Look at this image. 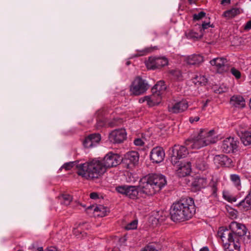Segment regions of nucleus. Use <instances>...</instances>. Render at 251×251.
I'll use <instances>...</instances> for the list:
<instances>
[{
  "label": "nucleus",
  "instance_id": "nucleus-1",
  "mask_svg": "<svg viewBox=\"0 0 251 251\" xmlns=\"http://www.w3.org/2000/svg\"><path fill=\"white\" fill-rule=\"evenodd\" d=\"M216 133L214 129H201L198 134L187 139L184 145H175L173 149L171 157L172 164L179 163L178 159L185 157L188 153V150L199 149L216 142Z\"/></svg>",
  "mask_w": 251,
  "mask_h": 251
},
{
  "label": "nucleus",
  "instance_id": "nucleus-2",
  "mask_svg": "<svg viewBox=\"0 0 251 251\" xmlns=\"http://www.w3.org/2000/svg\"><path fill=\"white\" fill-rule=\"evenodd\" d=\"M167 184L164 176L151 174L141 179L138 186L140 195L143 197L152 196L159 192Z\"/></svg>",
  "mask_w": 251,
  "mask_h": 251
},
{
  "label": "nucleus",
  "instance_id": "nucleus-3",
  "mask_svg": "<svg viewBox=\"0 0 251 251\" xmlns=\"http://www.w3.org/2000/svg\"><path fill=\"white\" fill-rule=\"evenodd\" d=\"M195 212L193 199L191 198H184L172 205L170 209L171 218L174 222L188 220Z\"/></svg>",
  "mask_w": 251,
  "mask_h": 251
},
{
  "label": "nucleus",
  "instance_id": "nucleus-4",
  "mask_svg": "<svg viewBox=\"0 0 251 251\" xmlns=\"http://www.w3.org/2000/svg\"><path fill=\"white\" fill-rule=\"evenodd\" d=\"M76 167L77 174L87 179L98 178L106 171L102 162L96 158L83 164H78Z\"/></svg>",
  "mask_w": 251,
  "mask_h": 251
},
{
  "label": "nucleus",
  "instance_id": "nucleus-5",
  "mask_svg": "<svg viewBox=\"0 0 251 251\" xmlns=\"http://www.w3.org/2000/svg\"><path fill=\"white\" fill-rule=\"evenodd\" d=\"M150 88L148 82L141 76L135 77L130 86L131 95L139 96L144 94Z\"/></svg>",
  "mask_w": 251,
  "mask_h": 251
},
{
  "label": "nucleus",
  "instance_id": "nucleus-6",
  "mask_svg": "<svg viewBox=\"0 0 251 251\" xmlns=\"http://www.w3.org/2000/svg\"><path fill=\"white\" fill-rule=\"evenodd\" d=\"M115 190L119 193L133 200L136 199L138 194H140V189L132 185L118 186L116 187Z\"/></svg>",
  "mask_w": 251,
  "mask_h": 251
},
{
  "label": "nucleus",
  "instance_id": "nucleus-7",
  "mask_svg": "<svg viewBox=\"0 0 251 251\" xmlns=\"http://www.w3.org/2000/svg\"><path fill=\"white\" fill-rule=\"evenodd\" d=\"M148 69L155 70L160 69L168 64V60L165 57H150L145 63Z\"/></svg>",
  "mask_w": 251,
  "mask_h": 251
},
{
  "label": "nucleus",
  "instance_id": "nucleus-8",
  "mask_svg": "<svg viewBox=\"0 0 251 251\" xmlns=\"http://www.w3.org/2000/svg\"><path fill=\"white\" fill-rule=\"evenodd\" d=\"M230 228L232 229L236 242L240 243L242 237L246 234V226L243 224L233 222L230 225Z\"/></svg>",
  "mask_w": 251,
  "mask_h": 251
},
{
  "label": "nucleus",
  "instance_id": "nucleus-9",
  "mask_svg": "<svg viewBox=\"0 0 251 251\" xmlns=\"http://www.w3.org/2000/svg\"><path fill=\"white\" fill-rule=\"evenodd\" d=\"M217 235L221 239L224 244L236 242L231 229H228L225 227H221L219 228Z\"/></svg>",
  "mask_w": 251,
  "mask_h": 251
},
{
  "label": "nucleus",
  "instance_id": "nucleus-10",
  "mask_svg": "<svg viewBox=\"0 0 251 251\" xmlns=\"http://www.w3.org/2000/svg\"><path fill=\"white\" fill-rule=\"evenodd\" d=\"M211 65L218 73L222 74L226 72L228 69L226 59L223 57L215 58L210 61Z\"/></svg>",
  "mask_w": 251,
  "mask_h": 251
},
{
  "label": "nucleus",
  "instance_id": "nucleus-11",
  "mask_svg": "<svg viewBox=\"0 0 251 251\" xmlns=\"http://www.w3.org/2000/svg\"><path fill=\"white\" fill-rule=\"evenodd\" d=\"M102 162V165L104 167L105 170L107 168L116 166L120 163V156L117 154L109 153L107 154L103 159L100 160Z\"/></svg>",
  "mask_w": 251,
  "mask_h": 251
},
{
  "label": "nucleus",
  "instance_id": "nucleus-12",
  "mask_svg": "<svg viewBox=\"0 0 251 251\" xmlns=\"http://www.w3.org/2000/svg\"><path fill=\"white\" fill-rule=\"evenodd\" d=\"M238 142L234 137H228L223 141L221 149L225 153L234 152L237 148Z\"/></svg>",
  "mask_w": 251,
  "mask_h": 251
},
{
  "label": "nucleus",
  "instance_id": "nucleus-13",
  "mask_svg": "<svg viewBox=\"0 0 251 251\" xmlns=\"http://www.w3.org/2000/svg\"><path fill=\"white\" fill-rule=\"evenodd\" d=\"M125 129L121 128L112 131L109 135V140L113 143H121L126 139Z\"/></svg>",
  "mask_w": 251,
  "mask_h": 251
},
{
  "label": "nucleus",
  "instance_id": "nucleus-14",
  "mask_svg": "<svg viewBox=\"0 0 251 251\" xmlns=\"http://www.w3.org/2000/svg\"><path fill=\"white\" fill-rule=\"evenodd\" d=\"M176 167V174L179 177H184L189 175L191 171V161L177 163L174 165Z\"/></svg>",
  "mask_w": 251,
  "mask_h": 251
},
{
  "label": "nucleus",
  "instance_id": "nucleus-15",
  "mask_svg": "<svg viewBox=\"0 0 251 251\" xmlns=\"http://www.w3.org/2000/svg\"><path fill=\"white\" fill-rule=\"evenodd\" d=\"M164 157L165 152L161 147L154 148L151 151L150 158L153 163H159L162 162Z\"/></svg>",
  "mask_w": 251,
  "mask_h": 251
},
{
  "label": "nucleus",
  "instance_id": "nucleus-16",
  "mask_svg": "<svg viewBox=\"0 0 251 251\" xmlns=\"http://www.w3.org/2000/svg\"><path fill=\"white\" fill-rule=\"evenodd\" d=\"M157 94L156 92H152V94L151 96H145L143 98L140 99L139 101L141 102L146 101L149 106H153L158 104L162 99V96Z\"/></svg>",
  "mask_w": 251,
  "mask_h": 251
},
{
  "label": "nucleus",
  "instance_id": "nucleus-17",
  "mask_svg": "<svg viewBox=\"0 0 251 251\" xmlns=\"http://www.w3.org/2000/svg\"><path fill=\"white\" fill-rule=\"evenodd\" d=\"M188 104L186 100H182L181 101L176 102L171 105L168 106V110L169 112L173 113H181L187 109Z\"/></svg>",
  "mask_w": 251,
  "mask_h": 251
},
{
  "label": "nucleus",
  "instance_id": "nucleus-18",
  "mask_svg": "<svg viewBox=\"0 0 251 251\" xmlns=\"http://www.w3.org/2000/svg\"><path fill=\"white\" fill-rule=\"evenodd\" d=\"M139 154L137 152L132 151L127 152L124 157V160L128 165H136L139 161Z\"/></svg>",
  "mask_w": 251,
  "mask_h": 251
},
{
  "label": "nucleus",
  "instance_id": "nucleus-19",
  "mask_svg": "<svg viewBox=\"0 0 251 251\" xmlns=\"http://www.w3.org/2000/svg\"><path fill=\"white\" fill-rule=\"evenodd\" d=\"M191 163L195 166L200 170H204L207 168V164L204 160V158L198 154L191 159Z\"/></svg>",
  "mask_w": 251,
  "mask_h": 251
},
{
  "label": "nucleus",
  "instance_id": "nucleus-20",
  "mask_svg": "<svg viewBox=\"0 0 251 251\" xmlns=\"http://www.w3.org/2000/svg\"><path fill=\"white\" fill-rule=\"evenodd\" d=\"M239 208L244 211L251 209V189L246 197L237 205Z\"/></svg>",
  "mask_w": 251,
  "mask_h": 251
},
{
  "label": "nucleus",
  "instance_id": "nucleus-21",
  "mask_svg": "<svg viewBox=\"0 0 251 251\" xmlns=\"http://www.w3.org/2000/svg\"><path fill=\"white\" fill-rule=\"evenodd\" d=\"M203 61V56L200 54H193L186 58V63L192 65H199Z\"/></svg>",
  "mask_w": 251,
  "mask_h": 251
},
{
  "label": "nucleus",
  "instance_id": "nucleus-22",
  "mask_svg": "<svg viewBox=\"0 0 251 251\" xmlns=\"http://www.w3.org/2000/svg\"><path fill=\"white\" fill-rule=\"evenodd\" d=\"M230 104L239 108H243L245 105V101L244 98L240 96H233L230 100Z\"/></svg>",
  "mask_w": 251,
  "mask_h": 251
},
{
  "label": "nucleus",
  "instance_id": "nucleus-23",
  "mask_svg": "<svg viewBox=\"0 0 251 251\" xmlns=\"http://www.w3.org/2000/svg\"><path fill=\"white\" fill-rule=\"evenodd\" d=\"M185 35L188 39L197 40L202 37L203 32L201 29H200L199 32L196 31L194 29H191L186 31Z\"/></svg>",
  "mask_w": 251,
  "mask_h": 251
},
{
  "label": "nucleus",
  "instance_id": "nucleus-24",
  "mask_svg": "<svg viewBox=\"0 0 251 251\" xmlns=\"http://www.w3.org/2000/svg\"><path fill=\"white\" fill-rule=\"evenodd\" d=\"M166 86L164 81L160 80L154 86L152 89V92H156L158 95L162 96L166 89Z\"/></svg>",
  "mask_w": 251,
  "mask_h": 251
},
{
  "label": "nucleus",
  "instance_id": "nucleus-25",
  "mask_svg": "<svg viewBox=\"0 0 251 251\" xmlns=\"http://www.w3.org/2000/svg\"><path fill=\"white\" fill-rule=\"evenodd\" d=\"M240 13L239 8L235 7L225 11L222 14V16L226 19H232Z\"/></svg>",
  "mask_w": 251,
  "mask_h": 251
},
{
  "label": "nucleus",
  "instance_id": "nucleus-26",
  "mask_svg": "<svg viewBox=\"0 0 251 251\" xmlns=\"http://www.w3.org/2000/svg\"><path fill=\"white\" fill-rule=\"evenodd\" d=\"M92 208L93 209L94 212L97 216L101 217L106 215L107 213L109 212L108 209L102 205L93 206Z\"/></svg>",
  "mask_w": 251,
  "mask_h": 251
},
{
  "label": "nucleus",
  "instance_id": "nucleus-27",
  "mask_svg": "<svg viewBox=\"0 0 251 251\" xmlns=\"http://www.w3.org/2000/svg\"><path fill=\"white\" fill-rule=\"evenodd\" d=\"M214 160L219 162L221 165L229 166L231 164L232 161L231 159L225 155H218L215 157Z\"/></svg>",
  "mask_w": 251,
  "mask_h": 251
},
{
  "label": "nucleus",
  "instance_id": "nucleus-28",
  "mask_svg": "<svg viewBox=\"0 0 251 251\" xmlns=\"http://www.w3.org/2000/svg\"><path fill=\"white\" fill-rule=\"evenodd\" d=\"M194 187L198 189L204 188L207 185V181L204 177H197L193 183Z\"/></svg>",
  "mask_w": 251,
  "mask_h": 251
},
{
  "label": "nucleus",
  "instance_id": "nucleus-29",
  "mask_svg": "<svg viewBox=\"0 0 251 251\" xmlns=\"http://www.w3.org/2000/svg\"><path fill=\"white\" fill-rule=\"evenodd\" d=\"M225 251H239L240 244L239 242L225 243L224 245Z\"/></svg>",
  "mask_w": 251,
  "mask_h": 251
},
{
  "label": "nucleus",
  "instance_id": "nucleus-30",
  "mask_svg": "<svg viewBox=\"0 0 251 251\" xmlns=\"http://www.w3.org/2000/svg\"><path fill=\"white\" fill-rule=\"evenodd\" d=\"M241 140L245 146L251 145V130L243 133Z\"/></svg>",
  "mask_w": 251,
  "mask_h": 251
},
{
  "label": "nucleus",
  "instance_id": "nucleus-31",
  "mask_svg": "<svg viewBox=\"0 0 251 251\" xmlns=\"http://www.w3.org/2000/svg\"><path fill=\"white\" fill-rule=\"evenodd\" d=\"M193 82L195 84L205 85L207 82V79L205 76L202 75H196L192 79Z\"/></svg>",
  "mask_w": 251,
  "mask_h": 251
},
{
  "label": "nucleus",
  "instance_id": "nucleus-32",
  "mask_svg": "<svg viewBox=\"0 0 251 251\" xmlns=\"http://www.w3.org/2000/svg\"><path fill=\"white\" fill-rule=\"evenodd\" d=\"M59 201L61 204L68 205L72 201V197L68 194H62L58 197Z\"/></svg>",
  "mask_w": 251,
  "mask_h": 251
},
{
  "label": "nucleus",
  "instance_id": "nucleus-33",
  "mask_svg": "<svg viewBox=\"0 0 251 251\" xmlns=\"http://www.w3.org/2000/svg\"><path fill=\"white\" fill-rule=\"evenodd\" d=\"M230 179L234 186L239 190L241 187V180L240 176L238 175L232 174L230 176Z\"/></svg>",
  "mask_w": 251,
  "mask_h": 251
},
{
  "label": "nucleus",
  "instance_id": "nucleus-34",
  "mask_svg": "<svg viewBox=\"0 0 251 251\" xmlns=\"http://www.w3.org/2000/svg\"><path fill=\"white\" fill-rule=\"evenodd\" d=\"M152 50V49L151 48H147L142 50H140L137 51V53L136 54H132L131 56V58L138 57L141 56H144L146 55L147 53L151 52Z\"/></svg>",
  "mask_w": 251,
  "mask_h": 251
},
{
  "label": "nucleus",
  "instance_id": "nucleus-35",
  "mask_svg": "<svg viewBox=\"0 0 251 251\" xmlns=\"http://www.w3.org/2000/svg\"><path fill=\"white\" fill-rule=\"evenodd\" d=\"M88 137H90V139L92 140L93 143L94 144L95 146H96L100 142L101 139L100 135L98 133L90 134L88 136Z\"/></svg>",
  "mask_w": 251,
  "mask_h": 251
},
{
  "label": "nucleus",
  "instance_id": "nucleus-36",
  "mask_svg": "<svg viewBox=\"0 0 251 251\" xmlns=\"http://www.w3.org/2000/svg\"><path fill=\"white\" fill-rule=\"evenodd\" d=\"M223 197L226 200L230 202H235L237 201L236 197L228 193H224Z\"/></svg>",
  "mask_w": 251,
  "mask_h": 251
},
{
  "label": "nucleus",
  "instance_id": "nucleus-37",
  "mask_svg": "<svg viewBox=\"0 0 251 251\" xmlns=\"http://www.w3.org/2000/svg\"><path fill=\"white\" fill-rule=\"evenodd\" d=\"M138 221L137 220H133L130 223L127 224L125 228L127 230L135 229L137 227Z\"/></svg>",
  "mask_w": 251,
  "mask_h": 251
},
{
  "label": "nucleus",
  "instance_id": "nucleus-38",
  "mask_svg": "<svg viewBox=\"0 0 251 251\" xmlns=\"http://www.w3.org/2000/svg\"><path fill=\"white\" fill-rule=\"evenodd\" d=\"M83 145L85 148H89L95 147L94 144L92 142L90 137H87L83 141Z\"/></svg>",
  "mask_w": 251,
  "mask_h": 251
},
{
  "label": "nucleus",
  "instance_id": "nucleus-39",
  "mask_svg": "<svg viewBox=\"0 0 251 251\" xmlns=\"http://www.w3.org/2000/svg\"><path fill=\"white\" fill-rule=\"evenodd\" d=\"M170 73L173 75L176 79H180L182 77V74L178 70H173L170 71Z\"/></svg>",
  "mask_w": 251,
  "mask_h": 251
},
{
  "label": "nucleus",
  "instance_id": "nucleus-40",
  "mask_svg": "<svg viewBox=\"0 0 251 251\" xmlns=\"http://www.w3.org/2000/svg\"><path fill=\"white\" fill-rule=\"evenodd\" d=\"M206 15V14L205 12L203 11H201L200 12L198 13H196L193 14V20L194 21H199L201 19H202L203 17H204Z\"/></svg>",
  "mask_w": 251,
  "mask_h": 251
},
{
  "label": "nucleus",
  "instance_id": "nucleus-41",
  "mask_svg": "<svg viewBox=\"0 0 251 251\" xmlns=\"http://www.w3.org/2000/svg\"><path fill=\"white\" fill-rule=\"evenodd\" d=\"M230 72L232 75H233L236 78L239 79L241 77V73L240 71L235 68H232L230 70Z\"/></svg>",
  "mask_w": 251,
  "mask_h": 251
},
{
  "label": "nucleus",
  "instance_id": "nucleus-42",
  "mask_svg": "<svg viewBox=\"0 0 251 251\" xmlns=\"http://www.w3.org/2000/svg\"><path fill=\"white\" fill-rule=\"evenodd\" d=\"M74 165L75 163L74 162H70L64 164L61 167V168L65 169L66 170H70L72 168H73Z\"/></svg>",
  "mask_w": 251,
  "mask_h": 251
},
{
  "label": "nucleus",
  "instance_id": "nucleus-43",
  "mask_svg": "<svg viewBox=\"0 0 251 251\" xmlns=\"http://www.w3.org/2000/svg\"><path fill=\"white\" fill-rule=\"evenodd\" d=\"M141 251H158V250L153 245H149L146 246Z\"/></svg>",
  "mask_w": 251,
  "mask_h": 251
},
{
  "label": "nucleus",
  "instance_id": "nucleus-44",
  "mask_svg": "<svg viewBox=\"0 0 251 251\" xmlns=\"http://www.w3.org/2000/svg\"><path fill=\"white\" fill-rule=\"evenodd\" d=\"M134 143L136 146H141L144 145V142L140 138H136L134 141Z\"/></svg>",
  "mask_w": 251,
  "mask_h": 251
},
{
  "label": "nucleus",
  "instance_id": "nucleus-45",
  "mask_svg": "<svg viewBox=\"0 0 251 251\" xmlns=\"http://www.w3.org/2000/svg\"><path fill=\"white\" fill-rule=\"evenodd\" d=\"M209 25L210 23L203 22L202 24L201 27H200V29H201L202 31L203 32L204 29H207L208 27L210 26Z\"/></svg>",
  "mask_w": 251,
  "mask_h": 251
},
{
  "label": "nucleus",
  "instance_id": "nucleus-46",
  "mask_svg": "<svg viewBox=\"0 0 251 251\" xmlns=\"http://www.w3.org/2000/svg\"><path fill=\"white\" fill-rule=\"evenodd\" d=\"M200 120V118L198 116H196L195 117H190L189 121L191 123H193L194 122H197Z\"/></svg>",
  "mask_w": 251,
  "mask_h": 251
},
{
  "label": "nucleus",
  "instance_id": "nucleus-47",
  "mask_svg": "<svg viewBox=\"0 0 251 251\" xmlns=\"http://www.w3.org/2000/svg\"><path fill=\"white\" fill-rule=\"evenodd\" d=\"M90 197L92 199L94 200L97 199L99 198L98 194L95 192L91 193L90 195Z\"/></svg>",
  "mask_w": 251,
  "mask_h": 251
},
{
  "label": "nucleus",
  "instance_id": "nucleus-48",
  "mask_svg": "<svg viewBox=\"0 0 251 251\" xmlns=\"http://www.w3.org/2000/svg\"><path fill=\"white\" fill-rule=\"evenodd\" d=\"M250 29H251V20L248 21L245 26V29L249 30Z\"/></svg>",
  "mask_w": 251,
  "mask_h": 251
},
{
  "label": "nucleus",
  "instance_id": "nucleus-49",
  "mask_svg": "<svg viewBox=\"0 0 251 251\" xmlns=\"http://www.w3.org/2000/svg\"><path fill=\"white\" fill-rule=\"evenodd\" d=\"M73 233L76 236H78L80 234H81V232L78 229H74L73 230Z\"/></svg>",
  "mask_w": 251,
  "mask_h": 251
},
{
  "label": "nucleus",
  "instance_id": "nucleus-50",
  "mask_svg": "<svg viewBox=\"0 0 251 251\" xmlns=\"http://www.w3.org/2000/svg\"><path fill=\"white\" fill-rule=\"evenodd\" d=\"M45 251H58L55 247H50L47 250H46Z\"/></svg>",
  "mask_w": 251,
  "mask_h": 251
},
{
  "label": "nucleus",
  "instance_id": "nucleus-51",
  "mask_svg": "<svg viewBox=\"0 0 251 251\" xmlns=\"http://www.w3.org/2000/svg\"><path fill=\"white\" fill-rule=\"evenodd\" d=\"M97 125L98 127H102L104 126V123L102 121H99L98 122Z\"/></svg>",
  "mask_w": 251,
  "mask_h": 251
},
{
  "label": "nucleus",
  "instance_id": "nucleus-52",
  "mask_svg": "<svg viewBox=\"0 0 251 251\" xmlns=\"http://www.w3.org/2000/svg\"><path fill=\"white\" fill-rule=\"evenodd\" d=\"M212 190L213 191V195H215L216 193L217 188L215 185H213V186L212 187Z\"/></svg>",
  "mask_w": 251,
  "mask_h": 251
},
{
  "label": "nucleus",
  "instance_id": "nucleus-53",
  "mask_svg": "<svg viewBox=\"0 0 251 251\" xmlns=\"http://www.w3.org/2000/svg\"><path fill=\"white\" fill-rule=\"evenodd\" d=\"M200 251H209L207 247H203L200 250Z\"/></svg>",
  "mask_w": 251,
  "mask_h": 251
},
{
  "label": "nucleus",
  "instance_id": "nucleus-54",
  "mask_svg": "<svg viewBox=\"0 0 251 251\" xmlns=\"http://www.w3.org/2000/svg\"><path fill=\"white\" fill-rule=\"evenodd\" d=\"M230 2V0H222L221 3L225 4V3H229Z\"/></svg>",
  "mask_w": 251,
  "mask_h": 251
},
{
  "label": "nucleus",
  "instance_id": "nucleus-55",
  "mask_svg": "<svg viewBox=\"0 0 251 251\" xmlns=\"http://www.w3.org/2000/svg\"><path fill=\"white\" fill-rule=\"evenodd\" d=\"M196 0H188V1L190 4H192L195 3Z\"/></svg>",
  "mask_w": 251,
  "mask_h": 251
},
{
  "label": "nucleus",
  "instance_id": "nucleus-56",
  "mask_svg": "<svg viewBox=\"0 0 251 251\" xmlns=\"http://www.w3.org/2000/svg\"><path fill=\"white\" fill-rule=\"evenodd\" d=\"M37 250L39 251H43V247H39V248H38Z\"/></svg>",
  "mask_w": 251,
  "mask_h": 251
},
{
  "label": "nucleus",
  "instance_id": "nucleus-57",
  "mask_svg": "<svg viewBox=\"0 0 251 251\" xmlns=\"http://www.w3.org/2000/svg\"><path fill=\"white\" fill-rule=\"evenodd\" d=\"M207 105V102H205L204 105H203V109Z\"/></svg>",
  "mask_w": 251,
  "mask_h": 251
},
{
  "label": "nucleus",
  "instance_id": "nucleus-58",
  "mask_svg": "<svg viewBox=\"0 0 251 251\" xmlns=\"http://www.w3.org/2000/svg\"><path fill=\"white\" fill-rule=\"evenodd\" d=\"M130 62L129 61H127L126 64L127 65H129L130 64Z\"/></svg>",
  "mask_w": 251,
  "mask_h": 251
}]
</instances>
